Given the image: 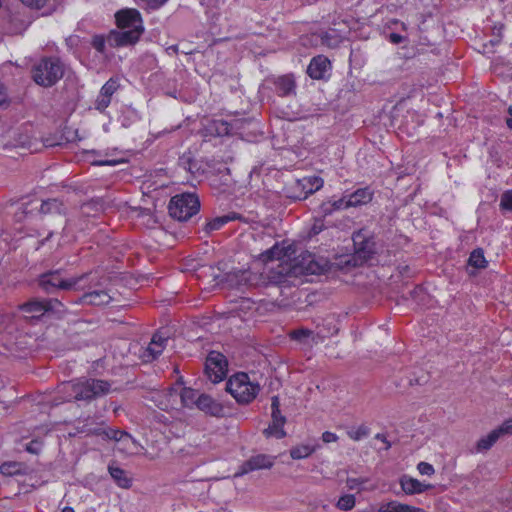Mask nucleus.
<instances>
[{
	"mask_svg": "<svg viewBox=\"0 0 512 512\" xmlns=\"http://www.w3.org/2000/svg\"><path fill=\"white\" fill-rule=\"evenodd\" d=\"M61 391L68 396L64 401L92 400L96 397L106 395L111 391V384L106 380L87 379L79 382H67L61 386Z\"/></svg>",
	"mask_w": 512,
	"mask_h": 512,
	"instance_id": "f257e3e1",
	"label": "nucleus"
},
{
	"mask_svg": "<svg viewBox=\"0 0 512 512\" xmlns=\"http://www.w3.org/2000/svg\"><path fill=\"white\" fill-rule=\"evenodd\" d=\"M32 79L42 87L55 85L64 75V67L58 58H43L34 65Z\"/></svg>",
	"mask_w": 512,
	"mask_h": 512,
	"instance_id": "f03ea898",
	"label": "nucleus"
},
{
	"mask_svg": "<svg viewBox=\"0 0 512 512\" xmlns=\"http://www.w3.org/2000/svg\"><path fill=\"white\" fill-rule=\"evenodd\" d=\"M226 391L229 392L240 404H248L256 398L260 391L257 383H252L246 373H237L226 383Z\"/></svg>",
	"mask_w": 512,
	"mask_h": 512,
	"instance_id": "7ed1b4c3",
	"label": "nucleus"
},
{
	"mask_svg": "<svg viewBox=\"0 0 512 512\" xmlns=\"http://www.w3.org/2000/svg\"><path fill=\"white\" fill-rule=\"evenodd\" d=\"M200 202L195 194L185 193L171 198L168 206L169 214L179 221H186L199 211Z\"/></svg>",
	"mask_w": 512,
	"mask_h": 512,
	"instance_id": "20e7f679",
	"label": "nucleus"
},
{
	"mask_svg": "<svg viewBox=\"0 0 512 512\" xmlns=\"http://www.w3.org/2000/svg\"><path fill=\"white\" fill-rule=\"evenodd\" d=\"M82 277L65 278L61 270H52L43 273L38 278L39 287L48 294L58 290L73 289Z\"/></svg>",
	"mask_w": 512,
	"mask_h": 512,
	"instance_id": "39448f33",
	"label": "nucleus"
},
{
	"mask_svg": "<svg viewBox=\"0 0 512 512\" xmlns=\"http://www.w3.org/2000/svg\"><path fill=\"white\" fill-rule=\"evenodd\" d=\"M354 255L356 265H361L370 260L376 253L375 242L373 238L367 237L363 231H358L353 235Z\"/></svg>",
	"mask_w": 512,
	"mask_h": 512,
	"instance_id": "423d86ee",
	"label": "nucleus"
},
{
	"mask_svg": "<svg viewBox=\"0 0 512 512\" xmlns=\"http://www.w3.org/2000/svg\"><path fill=\"white\" fill-rule=\"evenodd\" d=\"M228 362L226 357L217 351H211L206 359L205 371L213 383H218L226 377Z\"/></svg>",
	"mask_w": 512,
	"mask_h": 512,
	"instance_id": "0eeeda50",
	"label": "nucleus"
},
{
	"mask_svg": "<svg viewBox=\"0 0 512 512\" xmlns=\"http://www.w3.org/2000/svg\"><path fill=\"white\" fill-rule=\"evenodd\" d=\"M61 303L56 299H31L21 305L19 310L25 314L27 318L40 319L46 313L54 310L56 305Z\"/></svg>",
	"mask_w": 512,
	"mask_h": 512,
	"instance_id": "6e6552de",
	"label": "nucleus"
},
{
	"mask_svg": "<svg viewBox=\"0 0 512 512\" xmlns=\"http://www.w3.org/2000/svg\"><path fill=\"white\" fill-rule=\"evenodd\" d=\"M271 424L264 429V435L269 437H275L277 439H282L286 436V432L284 431V425L286 423V417L281 414L280 411V401L278 396H273L271 399Z\"/></svg>",
	"mask_w": 512,
	"mask_h": 512,
	"instance_id": "1a4fd4ad",
	"label": "nucleus"
},
{
	"mask_svg": "<svg viewBox=\"0 0 512 512\" xmlns=\"http://www.w3.org/2000/svg\"><path fill=\"white\" fill-rule=\"evenodd\" d=\"M304 269H309L308 267L304 268L300 266L298 263L291 262H279L277 266H272L267 274V278L270 283L280 284L284 281L287 276H297L302 273Z\"/></svg>",
	"mask_w": 512,
	"mask_h": 512,
	"instance_id": "9d476101",
	"label": "nucleus"
},
{
	"mask_svg": "<svg viewBox=\"0 0 512 512\" xmlns=\"http://www.w3.org/2000/svg\"><path fill=\"white\" fill-rule=\"evenodd\" d=\"M144 29H120L112 30L107 38V42L112 47H121L133 45L140 39Z\"/></svg>",
	"mask_w": 512,
	"mask_h": 512,
	"instance_id": "9b49d317",
	"label": "nucleus"
},
{
	"mask_svg": "<svg viewBox=\"0 0 512 512\" xmlns=\"http://www.w3.org/2000/svg\"><path fill=\"white\" fill-rule=\"evenodd\" d=\"M115 19L119 29H144L142 16L137 9H122L115 14Z\"/></svg>",
	"mask_w": 512,
	"mask_h": 512,
	"instance_id": "f8f14e48",
	"label": "nucleus"
},
{
	"mask_svg": "<svg viewBox=\"0 0 512 512\" xmlns=\"http://www.w3.org/2000/svg\"><path fill=\"white\" fill-rule=\"evenodd\" d=\"M274 464V458L265 454H258L250 457L246 460L240 467V470L235 474L236 477L242 476L249 472L260 470V469H269Z\"/></svg>",
	"mask_w": 512,
	"mask_h": 512,
	"instance_id": "ddd939ff",
	"label": "nucleus"
},
{
	"mask_svg": "<svg viewBox=\"0 0 512 512\" xmlns=\"http://www.w3.org/2000/svg\"><path fill=\"white\" fill-rule=\"evenodd\" d=\"M294 254L295 250L291 245L283 246L277 243L272 248L265 251L262 254V258L264 261L278 260L279 262H291Z\"/></svg>",
	"mask_w": 512,
	"mask_h": 512,
	"instance_id": "4468645a",
	"label": "nucleus"
},
{
	"mask_svg": "<svg viewBox=\"0 0 512 512\" xmlns=\"http://www.w3.org/2000/svg\"><path fill=\"white\" fill-rule=\"evenodd\" d=\"M323 186V179L317 176L304 177L297 180L296 188L301 189L300 194L293 196L296 199H306L310 194L318 191Z\"/></svg>",
	"mask_w": 512,
	"mask_h": 512,
	"instance_id": "2eb2a0df",
	"label": "nucleus"
},
{
	"mask_svg": "<svg viewBox=\"0 0 512 512\" xmlns=\"http://www.w3.org/2000/svg\"><path fill=\"white\" fill-rule=\"evenodd\" d=\"M197 408L215 417L223 415V406L207 394H200L197 398Z\"/></svg>",
	"mask_w": 512,
	"mask_h": 512,
	"instance_id": "dca6fc26",
	"label": "nucleus"
},
{
	"mask_svg": "<svg viewBox=\"0 0 512 512\" xmlns=\"http://www.w3.org/2000/svg\"><path fill=\"white\" fill-rule=\"evenodd\" d=\"M334 332H331V333H324L323 331H319L317 333H314L312 330L310 329H306V328H300V329H297V330H293L291 333H290V337L296 341H299L301 343H304V344H309V339H311V342L312 343H319L320 341H322L324 338L328 337L329 335H332Z\"/></svg>",
	"mask_w": 512,
	"mask_h": 512,
	"instance_id": "f3484780",
	"label": "nucleus"
},
{
	"mask_svg": "<svg viewBox=\"0 0 512 512\" xmlns=\"http://www.w3.org/2000/svg\"><path fill=\"white\" fill-rule=\"evenodd\" d=\"M330 67V61L327 57L319 55L314 57L307 67V73L312 79H322Z\"/></svg>",
	"mask_w": 512,
	"mask_h": 512,
	"instance_id": "a211bd4d",
	"label": "nucleus"
},
{
	"mask_svg": "<svg viewBox=\"0 0 512 512\" xmlns=\"http://www.w3.org/2000/svg\"><path fill=\"white\" fill-rule=\"evenodd\" d=\"M400 485L402 490L409 495L422 493L432 487L429 484H423L419 480L406 475L401 477Z\"/></svg>",
	"mask_w": 512,
	"mask_h": 512,
	"instance_id": "6ab92c4d",
	"label": "nucleus"
},
{
	"mask_svg": "<svg viewBox=\"0 0 512 512\" xmlns=\"http://www.w3.org/2000/svg\"><path fill=\"white\" fill-rule=\"evenodd\" d=\"M112 297L105 290H94L88 293H85L80 301L85 304L90 305H106L110 303Z\"/></svg>",
	"mask_w": 512,
	"mask_h": 512,
	"instance_id": "aec40b11",
	"label": "nucleus"
},
{
	"mask_svg": "<svg viewBox=\"0 0 512 512\" xmlns=\"http://www.w3.org/2000/svg\"><path fill=\"white\" fill-rule=\"evenodd\" d=\"M168 341V337L162 336L160 333L153 335L151 342L149 343L146 352L150 357V360L156 359L165 348V344Z\"/></svg>",
	"mask_w": 512,
	"mask_h": 512,
	"instance_id": "412c9836",
	"label": "nucleus"
},
{
	"mask_svg": "<svg viewBox=\"0 0 512 512\" xmlns=\"http://www.w3.org/2000/svg\"><path fill=\"white\" fill-rule=\"evenodd\" d=\"M372 200V192L368 188H361L349 195L347 199V206L357 207L367 204Z\"/></svg>",
	"mask_w": 512,
	"mask_h": 512,
	"instance_id": "4be33fe9",
	"label": "nucleus"
},
{
	"mask_svg": "<svg viewBox=\"0 0 512 512\" xmlns=\"http://www.w3.org/2000/svg\"><path fill=\"white\" fill-rule=\"evenodd\" d=\"M95 421L92 417L79 418L75 422V433H70V436H74L77 433H85L86 435H95L94 431H98L99 427H93Z\"/></svg>",
	"mask_w": 512,
	"mask_h": 512,
	"instance_id": "5701e85b",
	"label": "nucleus"
},
{
	"mask_svg": "<svg viewBox=\"0 0 512 512\" xmlns=\"http://www.w3.org/2000/svg\"><path fill=\"white\" fill-rule=\"evenodd\" d=\"M95 435L102 436L107 440L121 441L124 438H131V435L126 431L114 429V428H106L103 429L101 427L98 428V431H94Z\"/></svg>",
	"mask_w": 512,
	"mask_h": 512,
	"instance_id": "b1692460",
	"label": "nucleus"
},
{
	"mask_svg": "<svg viewBox=\"0 0 512 512\" xmlns=\"http://www.w3.org/2000/svg\"><path fill=\"white\" fill-rule=\"evenodd\" d=\"M276 88L281 96H287L295 91V80L291 75L279 77L276 81Z\"/></svg>",
	"mask_w": 512,
	"mask_h": 512,
	"instance_id": "393cba45",
	"label": "nucleus"
},
{
	"mask_svg": "<svg viewBox=\"0 0 512 512\" xmlns=\"http://www.w3.org/2000/svg\"><path fill=\"white\" fill-rule=\"evenodd\" d=\"M379 512H425L421 508H417L414 506H410L407 504H401L396 501L389 502L385 505H382Z\"/></svg>",
	"mask_w": 512,
	"mask_h": 512,
	"instance_id": "a878e982",
	"label": "nucleus"
},
{
	"mask_svg": "<svg viewBox=\"0 0 512 512\" xmlns=\"http://www.w3.org/2000/svg\"><path fill=\"white\" fill-rule=\"evenodd\" d=\"M346 203H347L346 197H342L335 201L323 202L320 205V211L323 216H328L336 210L349 208L350 206H347Z\"/></svg>",
	"mask_w": 512,
	"mask_h": 512,
	"instance_id": "bb28decb",
	"label": "nucleus"
},
{
	"mask_svg": "<svg viewBox=\"0 0 512 512\" xmlns=\"http://www.w3.org/2000/svg\"><path fill=\"white\" fill-rule=\"evenodd\" d=\"M111 477L121 488H129L131 486V479L127 477L126 472L120 467H108Z\"/></svg>",
	"mask_w": 512,
	"mask_h": 512,
	"instance_id": "cd10ccee",
	"label": "nucleus"
},
{
	"mask_svg": "<svg viewBox=\"0 0 512 512\" xmlns=\"http://www.w3.org/2000/svg\"><path fill=\"white\" fill-rule=\"evenodd\" d=\"M468 264L476 269H484L487 267V260L484 256V251L481 248H477L470 253Z\"/></svg>",
	"mask_w": 512,
	"mask_h": 512,
	"instance_id": "c85d7f7f",
	"label": "nucleus"
},
{
	"mask_svg": "<svg viewBox=\"0 0 512 512\" xmlns=\"http://www.w3.org/2000/svg\"><path fill=\"white\" fill-rule=\"evenodd\" d=\"M318 445H298L290 449V456L292 459L299 460L309 457L313 452L316 451Z\"/></svg>",
	"mask_w": 512,
	"mask_h": 512,
	"instance_id": "c756f323",
	"label": "nucleus"
},
{
	"mask_svg": "<svg viewBox=\"0 0 512 512\" xmlns=\"http://www.w3.org/2000/svg\"><path fill=\"white\" fill-rule=\"evenodd\" d=\"M236 218H237V214L236 213H232V214L224 215V216H221V217H217V218L211 220L210 222H208L206 224L205 231L207 233H210L211 231L218 230L224 224H226L229 221L234 220Z\"/></svg>",
	"mask_w": 512,
	"mask_h": 512,
	"instance_id": "7c9ffc66",
	"label": "nucleus"
},
{
	"mask_svg": "<svg viewBox=\"0 0 512 512\" xmlns=\"http://www.w3.org/2000/svg\"><path fill=\"white\" fill-rule=\"evenodd\" d=\"M40 212L42 214H51V213H59L63 212V203L57 199H48L43 201L40 207Z\"/></svg>",
	"mask_w": 512,
	"mask_h": 512,
	"instance_id": "2f4dec72",
	"label": "nucleus"
},
{
	"mask_svg": "<svg viewBox=\"0 0 512 512\" xmlns=\"http://www.w3.org/2000/svg\"><path fill=\"white\" fill-rule=\"evenodd\" d=\"M103 209L104 204L100 199L91 200L81 206L82 213L86 216H95L97 213L103 211Z\"/></svg>",
	"mask_w": 512,
	"mask_h": 512,
	"instance_id": "473e14b6",
	"label": "nucleus"
},
{
	"mask_svg": "<svg viewBox=\"0 0 512 512\" xmlns=\"http://www.w3.org/2000/svg\"><path fill=\"white\" fill-rule=\"evenodd\" d=\"M498 439L499 437L497 433L495 432V430H492L487 436L478 440L476 444V450L478 452L489 450Z\"/></svg>",
	"mask_w": 512,
	"mask_h": 512,
	"instance_id": "72a5a7b5",
	"label": "nucleus"
},
{
	"mask_svg": "<svg viewBox=\"0 0 512 512\" xmlns=\"http://www.w3.org/2000/svg\"><path fill=\"white\" fill-rule=\"evenodd\" d=\"M0 472L4 476H14L23 473V465L19 462H4L0 466Z\"/></svg>",
	"mask_w": 512,
	"mask_h": 512,
	"instance_id": "f704fd0d",
	"label": "nucleus"
},
{
	"mask_svg": "<svg viewBox=\"0 0 512 512\" xmlns=\"http://www.w3.org/2000/svg\"><path fill=\"white\" fill-rule=\"evenodd\" d=\"M199 395L200 394L192 388H183L180 397L184 406L191 407L193 405L197 406V398Z\"/></svg>",
	"mask_w": 512,
	"mask_h": 512,
	"instance_id": "c9c22d12",
	"label": "nucleus"
},
{
	"mask_svg": "<svg viewBox=\"0 0 512 512\" xmlns=\"http://www.w3.org/2000/svg\"><path fill=\"white\" fill-rule=\"evenodd\" d=\"M179 165L182 166L185 170L190 172L192 175H196L200 167L198 166L197 162L194 161L190 156H182L179 160Z\"/></svg>",
	"mask_w": 512,
	"mask_h": 512,
	"instance_id": "e433bc0d",
	"label": "nucleus"
},
{
	"mask_svg": "<svg viewBox=\"0 0 512 512\" xmlns=\"http://www.w3.org/2000/svg\"><path fill=\"white\" fill-rule=\"evenodd\" d=\"M355 506V497L351 494L344 495L340 497L337 502V507L340 510L348 511L351 510Z\"/></svg>",
	"mask_w": 512,
	"mask_h": 512,
	"instance_id": "4c0bfd02",
	"label": "nucleus"
},
{
	"mask_svg": "<svg viewBox=\"0 0 512 512\" xmlns=\"http://www.w3.org/2000/svg\"><path fill=\"white\" fill-rule=\"evenodd\" d=\"M347 434L352 440L359 441L362 438L368 436L369 428L365 425H360L357 429L349 430Z\"/></svg>",
	"mask_w": 512,
	"mask_h": 512,
	"instance_id": "58836bf2",
	"label": "nucleus"
},
{
	"mask_svg": "<svg viewBox=\"0 0 512 512\" xmlns=\"http://www.w3.org/2000/svg\"><path fill=\"white\" fill-rule=\"evenodd\" d=\"M118 87L119 85L117 81L114 79H110L102 86L100 93L111 98V96L116 92Z\"/></svg>",
	"mask_w": 512,
	"mask_h": 512,
	"instance_id": "ea45409f",
	"label": "nucleus"
},
{
	"mask_svg": "<svg viewBox=\"0 0 512 512\" xmlns=\"http://www.w3.org/2000/svg\"><path fill=\"white\" fill-rule=\"evenodd\" d=\"M494 430L499 438L506 435H512V419L506 420Z\"/></svg>",
	"mask_w": 512,
	"mask_h": 512,
	"instance_id": "a19ab883",
	"label": "nucleus"
},
{
	"mask_svg": "<svg viewBox=\"0 0 512 512\" xmlns=\"http://www.w3.org/2000/svg\"><path fill=\"white\" fill-rule=\"evenodd\" d=\"M110 102L111 98L100 93L95 101V108L99 111H104L109 106Z\"/></svg>",
	"mask_w": 512,
	"mask_h": 512,
	"instance_id": "79ce46f5",
	"label": "nucleus"
},
{
	"mask_svg": "<svg viewBox=\"0 0 512 512\" xmlns=\"http://www.w3.org/2000/svg\"><path fill=\"white\" fill-rule=\"evenodd\" d=\"M417 469H418L419 473L422 474V475L431 476L435 472L433 466L431 464L427 463V462H420L417 465Z\"/></svg>",
	"mask_w": 512,
	"mask_h": 512,
	"instance_id": "37998d69",
	"label": "nucleus"
},
{
	"mask_svg": "<svg viewBox=\"0 0 512 512\" xmlns=\"http://www.w3.org/2000/svg\"><path fill=\"white\" fill-rule=\"evenodd\" d=\"M92 46L98 51V52H104L105 49V39L101 35H95L92 39Z\"/></svg>",
	"mask_w": 512,
	"mask_h": 512,
	"instance_id": "c03bdc74",
	"label": "nucleus"
},
{
	"mask_svg": "<svg viewBox=\"0 0 512 512\" xmlns=\"http://www.w3.org/2000/svg\"><path fill=\"white\" fill-rule=\"evenodd\" d=\"M500 205L504 209L512 210V191H508L502 195Z\"/></svg>",
	"mask_w": 512,
	"mask_h": 512,
	"instance_id": "a18cd8bd",
	"label": "nucleus"
},
{
	"mask_svg": "<svg viewBox=\"0 0 512 512\" xmlns=\"http://www.w3.org/2000/svg\"><path fill=\"white\" fill-rule=\"evenodd\" d=\"M21 2L30 8L41 9L47 4L48 0H21Z\"/></svg>",
	"mask_w": 512,
	"mask_h": 512,
	"instance_id": "49530a36",
	"label": "nucleus"
},
{
	"mask_svg": "<svg viewBox=\"0 0 512 512\" xmlns=\"http://www.w3.org/2000/svg\"><path fill=\"white\" fill-rule=\"evenodd\" d=\"M9 102L7 89L4 84L0 82V107L7 106Z\"/></svg>",
	"mask_w": 512,
	"mask_h": 512,
	"instance_id": "de8ad7c7",
	"label": "nucleus"
},
{
	"mask_svg": "<svg viewBox=\"0 0 512 512\" xmlns=\"http://www.w3.org/2000/svg\"><path fill=\"white\" fill-rule=\"evenodd\" d=\"M322 440L324 443L336 442L338 440V436L335 433L326 431L322 434Z\"/></svg>",
	"mask_w": 512,
	"mask_h": 512,
	"instance_id": "09e8293b",
	"label": "nucleus"
},
{
	"mask_svg": "<svg viewBox=\"0 0 512 512\" xmlns=\"http://www.w3.org/2000/svg\"><path fill=\"white\" fill-rule=\"evenodd\" d=\"M364 481L358 478H348L346 481L347 487L351 490L357 489Z\"/></svg>",
	"mask_w": 512,
	"mask_h": 512,
	"instance_id": "8fccbe9b",
	"label": "nucleus"
},
{
	"mask_svg": "<svg viewBox=\"0 0 512 512\" xmlns=\"http://www.w3.org/2000/svg\"><path fill=\"white\" fill-rule=\"evenodd\" d=\"M26 29V24L22 21H19V23L15 27L9 28V31L13 34L21 33Z\"/></svg>",
	"mask_w": 512,
	"mask_h": 512,
	"instance_id": "3c124183",
	"label": "nucleus"
},
{
	"mask_svg": "<svg viewBox=\"0 0 512 512\" xmlns=\"http://www.w3.org/2000/svg\"><path fill=\"white\" fill-rule=\"evenodd\" d=\"M375 438L385 444V450L390 449L391 443L387 440V438L384 434L378 433V434H376Z\"/></svg>",
	"mask_w": 512,
	"mask_h": 512,
	"instance_id": "603ef678",
	"label": "nucleus"
},
{
	"mask_svg": "<svg viewBox=\"0 0 512 512\" xmlns=\"http://www.w3.org/2000/svg\"><path fill=\"white\" fill-rule=\"evenodd\" d=\"M389 38H390V41L394 44H399L403 41V36H401L400 34H397V33H391Z\"/></svg>",
	"mask_w": 512,
	"mask_h": 512,
	"instance_id": "864d4df0",
	"label": "nucleus"
},
{
	"mask_svg": "<svg viewBox=\"0 0 512 512\" xmlns=\"http://www.w3.org/2000/svg\"><path fill=\"white\" fill-rule=\"evenodd\" d=\"M118 163H120V161H118V160H102V161H97L94 164L99 165V166H103V165L115 166Z\"/></svg>",
	"mask_w": 512,
	"mask_h": 512,
	"instance_id": "5fc2aeb1",
	"label": "nucleus"
},
{
	"mask_svg": "<svg viewBox=\"0 0 512 512\" xmlns=\"http://www.w3.org/2000/svg\"><path fill=\"white\" fill-rule=\"evenodd\" d=\"M509 117L506 119V125L509 129H512V105L508 108Z\"/></svg>",
	"mask_w": 512,
	"mask_h": 512,
	"instance_id": "6e6d98bb",
	"label": "nucleus"
},
{
	"mask_svg": "<svg viewBox=\"0 0 512 512\" xmlns=\"http://www.w3.org/2000/svg\"><path fill=\"white\" fill-rule=\"evenodd\" d=\"M322 230V226H317L316 224L313 225L312 231L314 234H318Z\"/></svg>",
	"mask_w": 512,
	"mask_h": 512,
	"instance_id": "4d7b16f0",
	"label": "nucleus"
},
{
	"mask_svg": "<svg viewBox=\"0 0 512 512\" xmlns=\"http://www.w3.org/2000/svg\"><path fill=\"white\" fill-rule=\"evenodd\" d=\"M35 442H31L28 446H27V450L31 453H37L36 449H34V445Z\"/></svg>",
	"mask_w": 512,
	"mask_h": 512,
	"instance_id": "13d9d810",
	"label": "nucleus"
},
{
	"mask_svg": "<svg viewBox=\"0 0 512 512\" xmlns=\"http://www.w3.org/2000/svg\"><path fill=\"white\" fill-rule=\"evenodd\" d=\"M62 512H75V511H74V509H73L72 507H68V506H67V507H64V508L62 509Z\"/></svg>",
	"mask_w": 512,
	"mask_h": 512,
	"instance_id": "bf43d9fd",
	"label": "nucleus"
},
{
	"mask_svg": "<svg viewBox=\"0 0 512 512\" xmlns=\"http://www.w3.org/2000/svg\"><path fill=\"white\" fill-rule=\"evenodd\" d=\"M169 49H172L173 51L177 52L178 51V47L177 46H171Z\"/></svg>",
	"mask_w": 512,
	"mask_h": 512,
	"instance_id": "052dcab7",
	"label": "nucleus"
},
{
	"mask_svg": "<svg viewBox=\"0 0 512 512\" xmlns=\"http://www.w3.org/2000/svg\"><path fill=\"white\" fill-rule=\"evenodd\" d=\"M14 21H18V19L17 18H12L11 19V23H13Z\"/></svg>",
	"mask_w": 512,
	"mask_h": 512,
	"instance_id": "680f3d73",
	"label": "nucleus"
}]
</instances>
